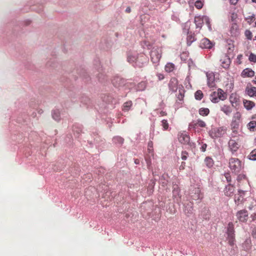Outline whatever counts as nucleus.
Returning <instances> with one entry per match:
<instances>
[{
    "label": "nucleus",
    "instance_id": "4d7b16f0",
    "mask_svg": "<svg viewBox=\"0 0 256 256\" xmlns=\"http://www.w3.org/2000/svg\"><path fill=\"white\" fill-rule=\"evenodd\" d=\"M152 148V142H150L148 144V150H150V149Z\"/></svg>",
    "mask_w": 256,
    "mask_h": 256
},
{
    "label": "nucleus",
    "instance_id": "58836bf2",
    "mask_svg": "<svg viewBox=\"0 0 256 256\" xmlns=\"http://www.w3.org/2000/svg\"><path fill=\"white\" fill-rule=\"evenodd\" d=\"M187 37V40L188 42L192 43V42L194 40V36L192 34V32H190Z\"/></svg>",
    "mask_w": 256,
    "mask_h": 256
},
{
    "label": "nucleus",
    "instance_id": "f257e3e1",
    "mask_svg": "<svg viewBox=\"0 0 256 256\" xmlns=\"http://www.w3.org/2000/svg\"><path fill=\"white\" fill-rule=\"evenodd\" d=\"M228 166L232 172L238 174L244 168V164L238 158H231L229 160Z\"/></svg>",
    "mask_w": 256,
    "mask_h": 256
},
{
    "label": "nucleus",
    "instance_id": "6e6552de",
    "mask_svg": "<svg viewBox=\"0 0 256 256\" xmlns=\"http://www.w3.org/2000/svg\"><path fill=\"white\" fill-rule=\"evenodd\" d=\"M228 148L232 154L236 152L240 148V145L235 140L230 139L228 142Z\"/></svg>",
    "mask_w": 256,
    "mask_h": 256
},
{
    "label": "nucleus",
    "instance_id": "7ed1b4c3",
    "mask_svg": "<svg viewBox=\"0 0 256 256\" xmlns=\"http://www.w3.org/2000/svg\"><path fill=\"white\" fill-rule=\"evenodd\" d=\"M206 124L204 120L198 118L195 120H192L189 124V128L194 130L195 132H200L202 128H206Z\"/></svg>",
    "mask_w": 256,
    "mask_h": 256
},
{
    "label": "nucleus",
    "instance_id": "2f4dec72",
    "mask_svg": "<svg viewBox=\"0 0 256 256\" xmlns=\"http://www.w3.org/2000/svg\"><path fill=\"white\" fill-rule=\"evenodd\" d=\"M248 129L250 131L254 132L256 130V121H251L248 124Z\"/></svg>",
    "mask_w": 256,
    "mask_h": 256
},
{
    "label": "nucleus",
    "instance_id": "4468645a",
    "mask_svg": "<svg viewBox=\"0 0 256 256\" xmlns=\"http://www.w3.org/2000/svg\"><path fill=\"white\" fill-rule=\"evenodd\" d=\"M234 190V187L231 184L226 186L224 190V194L228 196H232Z\"/></svg>",
    "mask_w": 256,
    "mask_h": 256
},
{
    "label": "nucleus",
    "instance_id": "c9c22d12",
    "mask_svg": "<svg viewBox=\"0 0 256 256\" xmlns=\"http://www.w3.org/2000/svg\"><path fill=\"white\" fill-rule=\"evenodd\" d=\"M248 158L250 160H256V148L252 151L248 156Z\"/></svg>",
    "mask_w": 256,
    "mask_h": 256
},
{
    "label": "nucleus",
    "instance_id": "39448f33",
    "mask_svg": "<svg viewBox=\"0 0 256 256\" xmlns=\"http://www.w3.org/2000/svg\"><path fill=\"white\" fill-rule=\"evenodd\" d=\"M248 212L245 210H242L238 211L236 214V216L238 220L242 222H245L248 219Z\"/></svg>",
    "mask_w": 256,
    "mask_h": 256
},
{
    "label": "nucleus",
    "instance_id": "a19ab883",
    "mask_svg": "<svg viewBox=\"0 0 256 256\" xmlns=\"http://www.w3.org/2000/svg\"><path fill=\"white\" fill-rule=\"evenodd\" d=\"M246 20H247L248 22L250 24L255 20V15L253 14L251 16L246 18Z\"/></svg>",
    "mask_w": 256,
    "mask_h": 256
},
{
    "label": "nucleus",
    "instance_id": "4be33fe9",
    "mask_svg": "<svg viewBox=\"0 0 256 256\" xmlns=\"http://www.w3.org/2000/svg\"><path fill=\"white\" fill-rule=\"evenodd\" d=\"M204 163L206 166L210 168L214 166V162L212 158L207 156L204 159Z\"/></svg>",
    "mask_w": 256,
    "mask_h": 256
},
{
    "label": "nucleus",
    "instance_id": "09e8293b",
    "mask_svg": "<svg viewBox=\"0 0 256 256\" xmlns=\"http://www.w3.org/2000/svg\"><path fill=\"white\" fill-rule=\"evenodd\" d=\"M204 21L206 22L208 28L210 29V20H209L207 16H204Z\"/></svg>",
    "mask_w": 256,
    "mask_h": 256
},
{
    "label": "nucleus",
    "instance_id": "393cba45",
    "mask_svg": "<svg viewBox=\"0 0 256 256\" xmlns=\"http://www.w3.org/2000/svg\"><path fill=\"white\" fill-rule=\"evenodd\" d=\"M132 105V102L131 100L126 102L124 103L122 106V110L124 112L128 111Z\"/></svg>",
    "mask_w": 256,
    "mask_h": 256
},
{
    "label": "nucleus",
    "instance_id": "de8ad7c7",
    "mask_svg": "<svg viewBox=\"0 0 256 256\" xmlns=\"http://www.w3.org/2000/svg\"><path fill=\"white\" fill-rule=\"evenodd\" d=\"M156 76L158 77L159 80H162L164 78V75L161 73H157Z\"/></svg>",
    "mask_w": 256,
    "mask_h": 256
},
{
    "label": "nucleus",
    "instance_id": "ea45409f",
    "mask_svg": "<svg viewBox=\"0 0 256 256\" xmlns=\"http://www.w3.org/2000/svg\"><path fill=\"white\" fill-rule=\"evenodd\" d=\"M244 35L248 40H252V32L250 30H246L244 32Z\"/></svg>",
    "mask_w": 256,
    "mask_h": 256
},
{
    "label": "nucleus",
    "instance_id": "1a4fd4ad",
    "mask_svg": "<svg viewBox=\"0 0 256 256\" xmlns=\"http://www.w3.org/2000/svg\"><path fill=\"white\" fill-rule=\"evenodd\" d=\"M200 46L202 48L210 49L212 47L213 44L208 39L204 38L200 40Z\"/></svg>",
    "mask_w": 256,
    "mask_h": 256
},
{
    "label": "nucleus",
    "instance_id": "79ce46f5",
    "mask_svg": "<svg viewBox=\"0 0 256 256\" xmlns=\"http://www.w3.org/2000/svg\"><path fill=\"white\" fill-rule=\"evenodd\" d=\"M137 60V58H136L133 56H128V60L129 62L132 63L135 62L136 63V61Z\"/></svg>",
    "mask_w": 256,
    "mask_h": 256
},
{
    "label": "nucleus",
    "instance_id": "473e14b6",
    "mask_svg": "<svg viewBox=\"0 0 256 256\" xmlns=\"http://www.w3.org/2000/svg\"><path fill=\"white\" fill-rule=\"evenodd\" d=\"M203 96V93L200 90H198L195 92L194 97L196 100H201Z\"/></svg>",
    "mask_w": 256,
    "mask_h": 256
},
{
    "label": "nucleus",
    "instance_id": "0eeeda50",
    "mask_svg": "<svg viewBox=\"0 0 256 256\" xmlns=\"http://www.w3.org/2000/svg\"><path fill=\"white\" fill-rule=\"evenodd\" d=\"M148 62V58L144 54H140L137 57L136 65L140 68H142L144 66V64Z\"/></svg>",
    "mask_w": 256,
    "mask_h": 256
},
{
    "label": "nucleus",
    "instance_id": "f03ea898",
    "mask_svg": "<svg viewBox=\"0 0 256 256\" xmlns=\"http://www.w3.org/2000/svg\"><path fill=\"white\" fill-rule=\"evenodd\" d=\"M227 128L225 126H221L212 128L210 132V136L212 138H221L226 133Z\"/></svg>",
    "mask_w": 256,
    "mask_h": 256
},
{
    "label": "nucleus",
    "instance_id": "8fccbe9b",
    "mask_svg": "<svg viewBox=\"0 0 256 256\" xmlns=\"http://www.w3.org/2000/svg\"><path fill=\"white\" fill-rule=\"evenodd\" d=\"M224 176L228 182H231V176L229 173H226Z\"/></svg>",
    "mask_w": 256,
    "mask_h": 256
},
{
    "label": "nucleus",
    "instance_id": "0e129e2a",
    "mask_svg": "<svg viewBox=\"0 0 256 256\" xmlns=\"http://www.w3.org/2000/svg\"><path fill=\"white\" fill-rule=\"evenodd\" d=\"M162 178H164V176H162L161 178V180H162Z\"/></svg>",
    "mask_w": 256,
    "mask_h": 256
},
{
    "label": "nucleus",
    "instance_id": "2eb2a0df",
    "mask_svg": "<svg viewBox=\"0 0 256 256\" xmlns=\"http://www.w3.org/2000/svg\"><path fill=\"white\" fill-rule=\"evenodd\" d=\"M204 22V16L201 17L200 16H196L194 18V23L196 28L200 29L203 25Z\"/></svg>",
    "mask_w": 256,
    "mask_h": 256
},
{
    "label": "nucleus",
    "instance_id": "c85d7f7f",
    "mask_svg": "<svg viewBox=\"0 0 256 256\" xmlns=\"http://www.w3.org/2000/svg\"><path fill=\"white\" fill-rule=\"evenodd\" d=\"M180 190L177 185L173 186L172 196L174 198L180 196Z\"/></svg>",
    "mask_w": 256,
    "mask_h": 256
},
{
    "label": "nucleus",
    "instance_id": "c03bdc74",
    "mask_svg": "<svg viewBox=\"0 0 256 256\" xmlns=\"http://www.w3.org/2000/svg\"><path fill=\"white\" fill-rule=\"evenodd\" d=\"M162 126L164 128V130H166L168 128V121L166 120H163L162 121Z\"/></svg>",
    "mask_w": 256,
    "mask_h": 256
},
{
    "label": "nucleus",
    "instance_id": "9d476101",
    "mask_svg": "<svg viewBox=\"0 0 256 256\" xmlns=\"http://www.w3.org/2000/svg\"><path fill=\"white\" fill-rule=\"evenodd\" d=\"M178 139L179 142L183 144H187L190 142L189 136L184 132H180L178 134Z\"/></svg>",
    "mask_w": 256,
    "mask_h": 256
},
{
    "label": "nucleus",
    "instance_id": "f8f14e48",
    "mask_svg": "<svg viewBox=\"0 0 256 256\" xmlns=\"http://www.w3.org/2000/svg\"><path fill=\"white\" fill-rule=\"evenodd\" d=\"M254 71L249 68H245L241 73V76L242 78H252L254 76Z\"/></svg>",
    "mask_w": 256,
    "mask_h": 256
},
{
    "label": "nucleus",
    "instance_id": "338daca9",
    "mask_svg": "<svg viewBox=\"0 0 256 256\" xmlns=\"http://www.w3.org/2000/svg\"><path fill=\"white\" fill-rule=\"evenodd\" d=\"M252 1L254 2H256V0H252Z\"/></svg>",
    "mask_w": 256,
    "mask_h": 256
},
{
    "label": "nucleus",
    "instance_id": "dca6fc26",
    "mask_svg": "<svg viewBox=\"0 0 256 256\" xmlns=\"http://www.w3.org/2000/svg\"><path fill=\"white\" fill-rule=\"evenodd\" d=\"M230 101L232 106H236V104L239 102V97L236 94H232L230 96Z\"/></svg>",
    "mask_w": 256,
    "mask_h": 256
},
{
    "label": "nucleus",
    "instance_id": "864d4df0",
    "mask_svg": "<svg viewBox=\"0 0 256 256\" xmlns=\"http://www.w3.org/2000/svg\"><path fill=\"white\" fill-rule=\"evenodd\" d=\"M206 147H207V145H206V144H203L202 146H201V148H200V150H201L202 152H205V151H206Z\"/></svg>",
    "mask_w": 256,
    "mask_h": 256
},
{
    "label": "nucleus",
    "instance_id": "f704fd0d",
    "mask_svg": "<svg viewBox=\"0 0 256 256\" xmlns=\"http://www.w3.org/2000/svg\"><path fill=\"white\" fill-rule=\"evenodd\" d=\"M204 2V1L198 0L195 2L194 6L196 8L200 10L203 7Z\"/></svg>",
    "mask_w": 256,
    "mask_h": 256
},
{
    "label": "nucleus",
    "instance_id": "20e7f679",
    "mask_svg": "<svg viewBox=\"0 0 256 256\" xmlns=\"http://www.w3.org/2000/svg\"><path fill=\"white\" fill-rule=\"evenodd\" d=\"M162 50L160 48H154L150 52V60L154 64L158 65L162 58Z\"/></svg>",
    "mask_w": 256,
    "mask_h": 256
},
{
    "label": "nucleus",
    "instance_id": "b1692460",
    "mask_svg": "<svg viewBox=\"0 0 256 256\" xmlns=\"http://www.w3.org/2000/svg\"><path fill=\"white\" fill-rule=\"evenodd\" d=\"M234 46L233 43H229L227 46V54L228 56H232Z\"/></svg>",
    "mask_w": 256,
    "mask_h": 256
},
{
    "label": "nucleus",
    "instance_id": "6ab92c4d",
    "mask_svg": "<svg viewBox=\"0 0 256 256\" xmlns=\"http://www.w3.org/2000/svg\"><path fill=\"white\" fill-rule=\"evenodd\" d=\"M243 103L244 108L248 110H251L255 106V104L254 102L250 100H243Z\"/></svg>",
    "mask_w": 256,
    "mask_h": 256
},
{
    "label": "nucleus",
    "instance_id": "37998d69",
    "mask_svg": "<svg viewBox=\"0 0 256 256\" xmlns=\"http://www.w3.org/2000/svg\"><path fill=\"white\" fill-rule=\"evenodd\" d=\"M114 140L116 142H118L120 144H122L124 141V138L120 136L114 137Z\"/></svg>",
    "mask_w": 256,
    "mask_h": 256
},
{
    "label": "nucleus",
    "instance_id": "423d86ee",
    "mask_svg": "<svg viewBox=\"0 0 256 256\" xmlns=\"http://www.w3.org/2000/svg\"><path fill=\"white\" fill-rule=\"evenodd\" d=\"M207 84L209 87L213 88L215 86V76L214 73L212 72H207Z\"/></svg>",
    "mask_w": 256,
    "mask_h": 256
},
{
    "label": "nucleus",
    "instance_id": "3c124183",
    "mask_svg": "<svg viewBox=\"0 0 256 256\" xmlns=\"http://www.w3.org/2000/svg\"><path fill=\"white\" fill-rule=\"evenodd\" d=\"M237 29H238L237 25L236 24H233L231 28V30H230L231 33L234 34V32H233V30H235L236 31L237 30Z\"/></svg>",
    "mask_w": 256,
    "mask_h": 256
},
{
    "label": "nucleus",
    "instance_id": "e2e57ef3",
    "mask_svg": "<svg viewBox=\"0 0 256 256\" xmlns=\"http://www.w3.org/2000/svg\"><path fill=\"white\" fill-rule=\"evenodd\" d=\"M139 84H140V85H144H144H145V84H144V82H142L140 83Z\"/></svg>",
    "mask_w": 256,
    "mask_h": 256
},
{
    "label": "nucleus",
    "instance_id": "5701e85b",
    "mask_svg": "<svg viewBox=\"0 0 256 256\" xmlns=\"http://www.w3.org/2000/svg\"><path fill=\"white\" fill-rule=\"evenodd\" d=\"M174 68L175 66L174 64L171 62H168L165 66L164 70L166 72H170L174 70Z\"/></svg>",
    "mask_w": 256,
    "mask_h": 256
},
{
    "label": "nucleus",
    "instance_id": "5fc2aeb1",
    "mask_svg": "<svg viewBox=\"0 0 256 256\" xmlns=\"http://www.w3.org/2000/svg\"><path fill=\"white\" fill-rule=\"evenodd\" d=\"M250 218H252L253 221L256 220V211L251 214Z\"/></svg>",
    "mask_w": 256,
    "mask_h": 256
},
{
    "label": "nucleus",
    "instance_id": "bf43d9fd",
    "mask_svg": "<svg viewBox=\"0 0 256 256\" xmlns=\"http://www.w3.org/2000/svg\"><path fill=\"white\" fill-rule=\"evenodd\" d=\"M252 235L254 238H256V230L252 231Z\"/></svg>",
    "mask_w": 256,
    "mask_h": 256
},
{
    "label": "nucleus",
    "instance_id": "13d9d810",
    "mask_svg": "<svg viewBox=\"0 0 256 256\" xmlns=\"http://www.w3.org/2000/svg\"><path fill=\"white\" fill-rule=\"evenodd\" d=\"M130 12H131L130 8V7L126 8V12L127 13H130Z\"/></svg>",
    "mask_w": 256,
    "mask_h": 256
},
{
    "label": "nucleus",
    "instance_id": "052dcab7",
    "mask_svg": "<svg viewBox=\"0 0 256 256\" xmlns=\"http://www.w3.org/2000/svg\"><path fill=\"white\" fill-rule=\"evenodd\" d=\"M160 114L162 116H166V113L164 112H161Z\"/></svg>",
    "mask_w": 256,
    "mask_h": 256
},
{
    "label": "nucleus",
    "instance_id": "72a5a7b5",
    "mask_svg": "<svg viewBox=\"0 0 256 256\" xmlns=\"http://www.w3.org/2000/svg\"><path fill=\"white\" fill-rule=\"evenodd\" d=\"M190 204L189 206H186L185 209L184 210L186 214H190L192 212L193 207L192 204L190 202Z\"/></svg>",
    "mask_w": 256,
    "mask_h": 256
},
{
    "label": "nucleus",
    "instance_id": "7c9ffc66",
    "mask_svg": "<svg viewBox=\"0 0 256 256\" xmlns=\"http://www.w3.org/2000/svg\"><path fill=\"white\" fill-rule=\"evenodd\" d=\"M234 224L232 222H230L228 224L226 234L234 233Z\"/></svg>",
    "mask_w": 256,
    "mask_h": 256
},
{
    "label": "nucleus",
    "instance_id": "6e6d98bb",
    "mask_svg": "<svg viewBox=\"0 0 256 256\" xmlns=\"http://www.w3.org/2000/svg\"><path fill=\"white\" fill-rule=\"evenodd\" d=\"M232 4L235 5L236 4L238 0H230Z\"/></svg>",
    "mask_w": 256,
    "mask_h": 256
},
{
    "label": "nucleus",
    "instance_id": "412c9836",
    "mask_svg": "<svg viewBox=\"0 0 256 256\" xmlns=\"http://www.w3.org/2000/svg\"><path fill=\"white\" fill-rule=\"evenodd\" d=\"M218 95V92H214L210 94V99L212 102L217 103L220 100Z\"/></svg>",
    "mask_w": 256,
    "mask_h": 256
},
{
    "label": "nucleus",
    "instance_id": "f3484780",
    "mask_svg": "<svg viewBox=\"0 0 256 256\" xmlns=\"http://www.w3.org/2000/svg\"><path fill=\"white\" fill-rule=\"evenodd\" d=\"M246 92L250 96L256 98V87H246Z\"/></svg>",
    "mask_w": 256,
    "mask_h": 256
},
{
    "label": "nucleus",
    "instance_id": "774afa93",
    "mask_svg": "<svg viewBox=\"0 0 256 256\" xmlns=\"http://www.w3.org/2000/svg\"><path fill=\"white\" fill-rule=\"evenodd\" d=\"M135 162H136V164H137V163H138L137 160H135Z\"/></svg>",
    "mask_w": 256,
    "mask_h": 256
},
{
    "label": "nucleus",
    "instance_id": "ddd939ff",
    "mask_svg": "<svg viewBox=\"0 0 256 256\" xmlns=\"http://www.w3.org/2000/svg\"><path fill=\"white\" fill-rule=\"evenodd\" d=\"M239 125L240 122H236V120H232L230 126L232 130V136H235V135L238 134V130L239 128Z\"/></svg>",
    "mask_w": 256,
    "mask_h": 256
},
{
    "label": "nucleus",
    "instance_id": "aec40b11",
    "mask_svg": "<svg viewBox=\"0 0 256 256\" xmlns=\"http://www.w3.org/2000/svg\"><path fill=\"white\" fill-rule=\"evenodd\" d=\"M228 235L227 239L228 243L231 246H234L235 242V234L234 233L226 234Z\"/></svg>",
    "mask_w": 256,
    "mask_h": 256
},
{
    "label": "nucleus",
    "instance_id": "cd10ccee",
    "mask_svg": "<svg viewBox=\"0 0 256 256\" xmlns=\"http://www.w3.org/2000/svg\"><path fill=\"white\" fill-rule=\"evenodd\" d=\"M199 114L202 116H206L210 113V110L208 108H200L198 110Z\"/></svg>",
    "mask_w": 256,
    "mask_h": 256
},
{
    "label": "nucleus",
    "instance_id": "bb28decb",
    "mask_svg": "<svg viewBox=\"0 0 256 256\" xmlns=\"http://www.w3.org/2000/svg\"><path fill=\"white\" fill-rule=\"evenodd\" d=\"M216 92H218V96L220 100H224L226 98V94L222 90L218 88Z\"/></svg>",
    "mask_w": 256,
    "mask_h": 256
},
{
    "label": "nucleus",
    "instance_id": "49530a36",
    "mask_svg": "<svg viewBox=\"0 0 256 256\" xmlns=\"http://www.w3.org/2000/svg\"><path fill=\"white\" fill-rule=\"evenodd\" d=\"M188 155V153L186 151H182V159L184 160H186Z\"/></svg>",
    "mask_w": 256,
    "mask_h": 256
},
{
    "label": "nucleus",
    "instance_id": "69168bd1",
    "mask_svg": "<svg viewBox=\"0 0 256 256\" xmlns=\"http://www.w3.org/2000/svg\"><path fill=\"white\" fill-rule=\"evenodd\" d=\"M113 84H114V85H115V86H116V84H115V82H114V80L113 81Z\"/></svg>",
    "mask_w": 256,
    "mask_h": 256
},
{
    "label": "nucleus",
    "instance_id": "a878e982",
    "mask_svg": "<svg viewBox=\"0 0 256 256\" xmlns=\"http://www.w3.org/2000/svg\"><path fill=\"white\" fill-rule=\"evenodd\" d=\"M191 24L190 22H186L183 26V32L187 34L190 33Z\"/></svg>",
    "mask_w": 256,
    "mask_h": 256
},
{
    "label": "nucleus",
    "instance_id": "603ef678",
    "mask_svg": "<svg viewBox=\"0 0 256 256\" xmlns=\"http://www.w3.org/2000/svg\"><path fill=\"white\" fill-rule=\"evenodd\" d=\"M242 54H238L237 56L236 60H237V62L238 64H240L242 63Z\"/></svg>",
    "mask_w": 256,
    "mask_h": 256
},
{
    "label": "nucleus",
    "instance_id": "9b49d317",
    "mask_svg": "<svg viewBox=\"0 0 256 256\" xmlns=\"http://www.w3.org/2000/svg\"><path fill=\"white\" fill-rule=\"evenodd\" d=\"M178 80L176 78H172L168 84L169 88L172 92H176L178 88Z\"/></svg>",
    "mask_w": 256,
    "mask_h": 256
},
{
    "label": "nucleus",
    "instance_id": "680f3d73",
    "mask_svg": "<svg viewBox=\"0 0 256 256\" xmlns=\"http://www.w3.org/2000/svg\"><path fill=\"white\" fill-rule=\"evenodd\" d=\"M250 242V240H246L245 241V242H245V244H248Z\"/></svg>",
    "mask_w": 256,
    "mask_h": 256
},
{
    "label": "nucleus",
    "instance_id": "a18cd8bd",
    "mask_svg": "<svg viewBox=\"0 0 256 256\" xmlns=\"http://www.w3.org/2000/svg\"><path fill=\"white\" fill-rule=\"evenodd\" d=\"M249 60L254 62H256V55L251 53L249 56Z\"/></svg>",
    "mask_w": 256,
    "mask_h": 256
},
{
    "label": "nucleus",
    "instance_id": "c756f323",
    "mask_svg": "<svg viewBox=\"0 0 256 256\" xmlns=\"http://www.w3.org/2000/svg\"><path fill=\"white\" fill-rule=\"evenodd\" d=\"M194 191L195 195L192 196V198L194 200L202 199V197L200 193V190L198 188H196Z\"/></svg>",
    "mask_w": 256,
    "mask_h": 256
},
{
    "label": "nucleus",
    "instance_id": "4c0bfd02",
    "mask_svg": "<svg viewBox=\"0 0 256 256\" xmlns=\"http://www.w3.org/2000/svg\"><path fill=\"white\" fill-rule=\"evenodd\" d=\"M241 118V114L240 112H236L234 114V116L232 118V120H236V122H240V119Z\"/></svg>",
    "mask_w": 256,
    "mask_h": 256
},
{
    "label": "nucleus",
    "instance_id": "a211bd4d",
    "mask_svg": "<svg viewBox=\"0 0 256 256\" xmlns=\"http://www.w3.org/2000/svg\"><path fill=\"white\" fill-rule=\"evenodd\" d=\"M220 110L227 116H230L232 112V108L230 106L226 104H224L220 107Z\"/></svg>",
    "mask_w": 256,
    "mask_h": 256
},
{
    "label": "nucleus",
    "instance_id": "e433bc0d",
    "mask_svg": "<svg viewBox=\"0 0 256 256\" xmlns=\"http://www.w3.org/2000/svg\"><path fill=\"white\" fill-rule=\"evenodd\" d=\"M52 118L56 120H59L60 117V112L58 110H54L52 114Z\"/></svg>",
    "mask_w": 256,
    "mask_h": 256
}]
</instances>
